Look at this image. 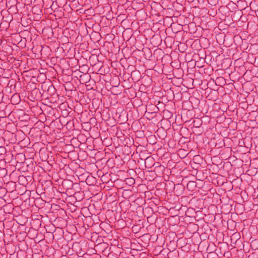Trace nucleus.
Masks as SVG:
<instances>
[{"instance_id":"7ed1b4c3","label":"nucleus","mask_w":258,"mask_h":258,"mask_svg":"<svg viewBox=\"0 0 258 258\" xmlns=\"http://www.w3.org/2000/svg\"><path fill=\"white\" fill-rule=\"evenodd\" d=\"M125 181L127 183H128L130 185H132V184L135 183V182L134 179L133 178H126Z\"/></svg>"},{"instance_id":"f257e3e1","label":"nucleus","mask_w":258,"mask_h":258,"mask_svg":"<svg viewBox=\"0 0 258 258\" xmlns=\"http://www.w3.org/2000/svg\"><path fill=\"white\" fill-rule=\"evenodd\" d=\"M56 92V90L54 88L53 85H49L47 90L46 94L47 95V98L49 97H51L55 94Z\"/></svg>"},{"instance_id":"20e7f679","label":"nucleus","mask_w":258,"mask_h":258,"mask_svg":"<svg viewBox=\"0 0 258 258\" xmlns=\"http://www.w3.org/2000/svg\"><path fill=\"white\" fill-rule=\"evenodd\" d=\"M6 153V149L4 147H0V154L1 155Z\"/></svg>"},{"instance_id":"39448f33","label":"nucleus","mask_w":258,"mask_h":258,"mask_svg":"<svg viewBox=\"0 0 258 258\" xmlns=\"http://www.w3.org/2000/svg\"><path fill=\"white\" fill-rule=\"evenodd\" d=\"M18 155L20 156H21L22 157H23L24 160L25 159V155H24L21 154H18Z\"/></svg>"},{"instance_id":"f03ea898","label":"nucleus","mask_w":258,"mask_h":258,"mask_svg":"<svg viewBox=\"0 0 258 258\" xmlns=\"http://www.w3.org/2000/svg\"><path fill=\"white\" fill-rule=\"evenodd\" d=\"M196 186H197V184H196V182L193 181H189L187 183L186 187H187V188L189 190L192 191L196 187Z\"/></svg>"}]
</instances>
